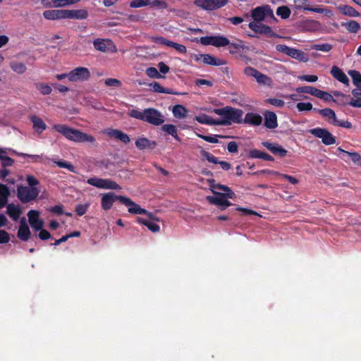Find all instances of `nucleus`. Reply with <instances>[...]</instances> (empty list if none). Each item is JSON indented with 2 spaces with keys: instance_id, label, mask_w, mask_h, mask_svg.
Instances as JSON below:
<instances>
[{
  "instance_id": "obj_1",
  "label": "nucleus",
  "mask_w": 361,
  "mask_h": 361,
  "mask_svg": "<svg viewBox=\"0 0 361 361\" xmlns=\"http://www.w3.org/2000/svg\"><path fill=\"white\" fill-rule=\"evenodd\" d=\"M53 129L61 133L66 139L75 142H90L92 144L96 141V139L92 135L64 124H54Z\"/></svg>"
},
{
  "instance_id": "obj_2",
  "label": "nucleus",
  "mask_w": 361,
  "mask_h": 361,
  "mask_svg": "<svg viewBox=\"0 0 361 361\" xmlns=\"http://www.w3.org/2000/svg\"><path fill=\"white\" fill-rule=\"evenodd\" d=\"M214 112L221 116V120H217L216 125L228 126L232 123H242L243 111L241 109H235L229 106L224 108L214 109Z\"/></svg>"
},
{
  "instance_id": "obj_3",
  "label": "nucleus",
  "mask_w": 361,
  "mask_h": 361,
  "mask_svg": "<svg viewBox=\"0 0 361 361\" xmlns=\"http://www.w3.org/2000/svg\"><path fill=\"white\" fill-rule=\"evenodd\" d=\"M128 114L130 117L147 122L154 126H160L164 122L161 113L154 108H147L142 111L133 109L130 110Z\"/></svg>"
},
{
  "instance_id": "obj_4",
  "label": "nucleus",
  "mask_w": 361,
  "mask_h": 361,
  "mask_svg": "<svg viewBox=\"0 0 361 361\" xmlns=\"http://www.w3.org/2000/svg\"><path fill=\"white\" fill-rule=\"evenodd\" d=\"M276 49L277 51L285 54L286 55L299 60L302 62H307L309 61V57L307 54L300 49H297L295 48L289 47L286 44H277L276 46Z\"/></svg>"
},
{
  "instance_id": "obj_5",
  "label": "nucleus",
  "mask_w": 361,
  "mask_h": 361,
  "mask_svg": "<svg viewBox=\"0 0 361 361\" xmlns=\"http://www.w3.org/2000/svg\"><path fill=\"white\" fill-rule=\"evenodd\" d=\"M39 190L37 188H29L24 185H18L17 187V197L23 203H27L35 200Z\"/></svg>"
},
{
  "instance_id": "obj_6",
  "label": "nucleus",
  "mask_w": 361,
  "mask_h": 361,
  "mask_svg": "<svg viewBox=\"0 0 361 361\" xmlns=\"http://www.w3.org/2000/svg\"><path fill=\"white\" fill-rule=\"evenodd\" d=\"M293 3L297 9H302L317 13H322L327 17L333 16L332 11L327 8L311 7L309 0H293Z\"/></svg>"
},
{
  "instance_id": "obj_7",
  "label": "nucleus",
  "mask_w": 361,
  "mask_h": 361,
  "mask_svg": "<svg viewBox=\"0 0 361 361\" xmlns=\"http://www.w3.org/2000/svg\"><path fill=\"white\" fill-rule=\"evenodd\" d=\"M251 17L255 22L263 21L266 17L274 18V13L270 6L264 5L257 6L251 11Z\"/></svg>"
},
{
  "instance_id": "obj_8",
  "label": "nucleus",
  "mask_w": 361,
  "mask_h": 361,
  "mask_svg": "<svg viewBox=\"0 0 361 361\" xmlns=\"http://www.w3.org/2000/svg\"><path fill=\"white\" fill-rule=\"evenodd\" d=\"M309 133L316 137L321 138L322 142L326 145H331L336 143V137L325 128H312L309 130Z\"/></svg>"
},
{
  "instance_id": "obj_9",
  "label": "nucleus",
  "mask_w": 361,
  "mask_h": 361,
  "mask_svg": "<svg viewBox=\"0 0 361 361\" xmlns=\"http://www.w3.org/2000/svg\"><path fill=\"white\" fill-rule=\"evenodd\" d=\"M229 0H195L194 4L204 10L214 11L226 6Z\"/></svg>"
},
{
  "instance_id": "obj_10",
  "label": "nucleus",
  "mask_w": 361,
  "mask_h": 361,
  "mask_svg": "<svg viewBox=\"0 0 361 361\" xmlns=\"http://www.w3.org/2000/svg\"><path fill=\"white\" fill-rule=\"evenodd\" d=\"M90 77V73L85 67H78L69 72V81L71 82L84 81Z\"/></svg>"
},
{
  "instance_id": "obj_11",
  "label": "nucleus",
  "mask_w": 361,
  "mask_h": 361,
  "mask_svg": "<svg viewBox=\"0 0 361 361\" xmlns=\"http://www.w3.org/2000/svg\"><path fill=\"white\" fill-rule=\"evenodd\" d=\"M121 197H123V196L116 195L112 192L103 194L101 199L102 208L106 211L110 209L116 200L121 202Z\"/></svg>"
},
{
  "instance_id": "obj_12",
  "label": "nucleus",
  "mask_w": 361,
  "mask_h": 361,
  "mask_svg": "<svg viewBox=\"0 0 361 361\" xmlns=\"http://www.w3.org/2000/svg\"><path fill=\"white\" fill-rule=\"evenodd\" d=\"M121 203L126 207H128V212L130 214H142L147 213L146 209L141 208L139 204H136L129 197L126 196L121 197Z\"/></svg>"
},
{
  "instance_id": "obj_13",
  "label": "nucleus",
  "mask_w": 361,
  "mask_h": 361,
  "mask_svg": "<svg viewBox=\"0 0 361 361\" xmlns=\"http://www.w3.org/2000/svg\"><path fill=\"white\" fill-rule=\"evenodd\" d=\"M214 196H207V200L212 204L219 207L224 199H233L232 193H223L212 190Z\"/></svg>"
},
{
  "instance_id": "obj_14",
  "label": "nucleus",
  "mask_w": 361,
  "mask_h": 361,
  "mask_svg": "<svg viewBox=\"0 0 361 361\" xmlns=\"http://www.w3.org/2000/svg\"><path fill=\"white\" fill-rule=\"evenodd\" d=\"M201 154L209 162L214 164H219L221 169L224 171H228L231 168L230 163L225 161H219L217 157L212 154L210 152L205 151L204 149L201 150Z\"/></svg>"
},
{
  "instance_id": "obj_15",
  "label": "nucleus",
  "mask_w": 361,
  "mask_h": 361,
  "mask_svg": "<svg viewBox=\"0 0 361 361\" xmlns=\"http://www.w3.org/2000/svg\"><path fill=\"white\" fill-rule=\"evenodd\" d=\"M154 41L157 44H164L169 47H173L180 54H185L187 51V48L185 45L170 41L163 37H155Z\"/></svg>"
},
{
  "instance_id": "obj_16",
  "label": "nucleus",
  "mask_w": 361,
  "mask_h": 361,
  "mask_svg": "<svg viewBox=\"0 0 361 361\" xmlns=\"http://www.w3.org/2000/svg\"><path fill=\"white\" fill-rule=\"evenodd\" d=\"M80 0H41V4L46 8L63 7L77 4Z\"/></svg>"
},
{
  "instance_id": "obj_17",
  "label": "nucleus",
  "mask_w": 361,
  "mask_h": 361,
  "mask_svg": "<svg viewBox=\"0 0 361 361\" xmlns=\"http://www.w3.org/2000/svg\"><path fill=\"white\" fill-rule=\"evenodd\" d=\"M262 145L274 155H278L280 157H285L287 155L288 151L278 144L266 141L262 142Z\"/></svg>"
},
{
  "instance_id": "obj_18",
  "label": "nucleus",
  "mask_w": 361,
  "mask_h": 361,
  "mask_svg": "<svg viewBox=\"0 0 361 361\" xmlns=\"http://www.w3.org/2000/svg\"><path fill=\"white\" fill-rule=\"evenodd\" d=\"M135 145L136 147L140 150L154 149L157 146L156 141L149 140L148 138L144 137L137 138L135 140Z\"/></svg>"
},
{
  "instance_id": "obj_19",
  "label": "nucleus",
  "mask_w": 361,
  "mask_h": 361,
  "mask_svg": "<svg viewBox=\"0 0 361 361\" xmlns=\"http://www.w3.org/2000/svg\"><path fill=\"white\" fill-rule=\"evenodd\" d=\"M31 233L30 228L26 224L25 218L20 219V226L17 233L18 238L23 241H27L30 238Z\"/></svg>"
},
{
  "instance_id": "obj_20",
  "label": "nucleus",
  "mask_w": 361,
  "mask_h": 361,
  "mask_svg": "<svg viewBox=\"0 0 361 361\" xmlns=\"http://www.w3.org/2000/svg\"><path fill=\"white\" fill-rule=\"evenodd\" d=\"M264 125L269 129H274L278 126V121L276 114L270 111H266L264 114Z\"/></svg>"
},
{
  "instance_id": "obj_21",
  "label": "nucleus",
  "mask_w": 361,
  "mask_h": 361,
  "mask_svg": "<svg viewBox=\"0 0 361 361\" xmlns=\"http://www.w3.org/2000/svg\"><path fill=\"white\" fill-rule=\"evenodd\" d=\"M66 19L83 20L88 17V12L85 9L65 10Z\"/></svg>"
},
{
  "instance_id": "obj_22",
  "label": "nucleus",
  "mask_w": 361,
  "mask_h": 361,
  "mask_svg": "<svg viewBox=\"0 0 361 361\" xmlns=\"http://www.w3.org/2000/svg\"><path fill=\"white\" fill-rule=\"evenodd\" d=\"M243 123L252 126H258L262 123V117L259 114L249 112L245 114Z\"/></svg>"
},
{
  "instance_id": "obj_23",
  "label": "nucleus",
  "mask_w": 361,
  "mask_h": 361,
  "mask_svg": "<svg viewBox=\"0 0 361 361\" xmlns=\"http://www.w3.org/2000/svg\"><path fill=\"white\" fill-rule=\"evenodd\" d=\"M106 133L109 137H114L125 144H128L130 142V139L128 135L120 130L109 129Z\"/></svg>"
},
{
  "instance_id": "obj_24",
  "label": "nucleus",
  "mask_w": 361,
  "mask_h": 361,
  "mask_svg": "<svg viewBox=\"0 0 361 361\" xmlns=\"http://www.w3.org/2000/svg\"><path fill=\"white\" fill-rule=\"evenodd\" d=\"M43 16L51 20L66 19L65 10H47L44 11Z\"/></svg>"
},
{
  "instance_id": "obj_25",
  "label": "nucleus",
  "mask_w": 361,
  "mask_h": 361,
  "mask_svg": "<svg viewBox=\"0 0 361 361\" xmlns=\"http://www.w3.org/2000/svg\"><path fill=\"white\" fill-rule=\"evenodd\" d=\"M30 119L32 123V128L37 133L41 134L44 130H46L47 125L41 118L35 115H32L30 117Z\"/></svg>"
},
{
  "instance_id": "obj_26",
  "label": "nucleus",
  "mask_w": 361,
  "mask_h": 361,
  "mask_svg": "<svg viewBox=\"0 0 361 361\" xmlns=\"http://www.w3.org/2000/svg\"><path fill=\"white\" fill-rule=\"evenodd\" d=\"M331 74L334 78L338 80L339 82L345 84H349V79L343 71L338 66H334L331 70Z\"/></svg>"
},
{
  "instance_id": "obj_27",
  "label": "nucleus",
  "mask_w": 361,
  "mask_h": 361,
  "mask_svg": "<svg viewBox=\"0 0 361 361\" xmlns=\"http://www.w3.org/2000/svg\"><path fill=\"white\" fill-rule=\"evenodd\" d=\"M202 56H203L202 62L204 64L219 66L226 65L227 63L226 61H225L224 59L215 58L214 56H213L210 54H204V55Z\"/></svg>"
},
{
  "instance_id": "obj_28",
  "label": "nucleus",
  "mask_w": 361,
  "mask_h": 361,
  "mask_svg": "<svg viewBox=\"0 0 361 361\" xmlns=\"http://www.w3.org/2000/svg\"><path fill=\"white\" fill-rule=\"evenodd\" d=\"M6 214L13 221H18L22 214V210L18 205L11 203L7 205Z\"/></svg>"
},
{
  "instance_id": "obj_29",
  "label": "nucleus",
  "mask_w": 361,
  "mask_h": 361,
  "mask_svg": "<svg viewBox=\"0 0 361 361\" xmlns=\"http://www.w3.org/2000/svg\"><path fill=\"white\" fill-rule=\"evenodd\" d=\"M338 10L344 16L350 17H358L360 13L357 11L354 8L348 5H340L337 7Z\"/></svg>"
},
{
  "instance_id": "obj_30",
  "label": "nucleus",
  "mask_w": 361,
  "mask_h": 361,
  "mask_svg": "<svg viewBox=\"0 0 361 361\" xmlns=\"http://www.w3.org/2000/svg\"><path fill=\"white\" fill-rule=\"evenodd\" d=\"M314 111L319 113L321 116L324 118H326L329 123L335 122L336 119V116L334 110L330 108H326L323 109H318L314 108Z\"/></svg>"
},
{
  "instance_id": "obj_31",
  "label": "nucleus",
  "mask_w": 361,
  "mask_h": 361,
  "mask_svg": "<svg viewBox=\"0 0 361 361\" xmlns=\"http://www.w3.org/2000/svg\"><path fill=\"white\" fill-rule=\"evenodd\" d=\"M111 44L110 39H97L94 41L93 44L94 48L100 51L106 52L109 49V46Z\"/></svg>"
},
{
  "instance_id": "obj_32",
  "label": "nucleus",
  "mask_w": 361,
  "mask_h": 361,
  "mask_svg": "<svg viewBox=\"0 0 361 361\" xmlns=\"http://www.w3.org/2000/svg\"><path fill=\"white\" fill-rule=\"evenodd\" d=\"M149 86L152 87V90L154 92L166 93V94H175V95L179 94L178 92H174L172 89L164 87L157 82H153L150 83Z\"/></svg>"
},
{
  "instance_id": "obj_33",
  "label": "nucleus",
  "mask_w": 361,
  "mask_h": 361,
  "mask_svg": "<svg viewBox=\"0 0 361 361\" xmlns=\"http://www.w3.org/2000/svg\"><path fill=\"white\" fill-rule=\"evenodd\" d=\"M209 186L211 187L212 188V190H223L225 192L224 193H232L233 194V198H234L235 197V194L234 193V192L227 185H222V184H220V183H215V180L214 179H212V180H209Z\"/></svg>"
},
{
  "instance_id": "obj_34",
  "label": "nucleus",
  "mask_w": 361,
  "mask_h": 361,
  "mask_svg": "<svg viewBox=\"0 0 361 361\" xmlns=\"http://www.w3.org/2000/svg\"><path fill=\"white\" fill-rule=\"evenodd\" d=\"M137 221L139 224L146 226L147 228L153 233H157L160 230L159 226L156 224L154 221H151L149 220H147L146 219L141 217H137Z\"/></svg>"
},
{
  "instance_id": "obj_35",
  "label": "nucleus",
  "mask_w": 361,
  "mask_h": 361,
  "mask_svg": "<svg viewBox=\"0 0 361 361\" xmlns=\"http://www.w3.org/2000/svg\"><path fill=\"white\" fill-rule=\"evenodd\" d=\"M9 66L13 72L18 74H23L27 71L25 64L20 61H12L10 62Z\"/></svg>"
},
{
  "instance_id": "obj_36",
  "label": "nucleus",
  "mask_w": 361,
  "mask_h": 361,
  "mask_svg": "<svg viewBox=\"0 0 361 361\" xmlns=\"http://www.w3.org/2000/svg\"><path fill=\"white\" fill-rule=\"evenodd\" d=\"M161 130L169 135L173 136L177 141H180V138L178 135V130L176 126L173 124H165L161 126Z\"/></svg>"
},
{
  "instance_id": "obj_37",
  "label": "nucleus",
  "mask_w": 361,
  "mask_h": 361,
  "mask_svg": "<svg viewBox=\"0 0 361 361\" xmlns=\"http://www.w3.org/2000/svg\"><path fill=\"white\" fill-rule=\"evenodd\" d=\"M175 118L181 119L185 118L188 114V110L185 106L180 104L175 105L172 110Z\"/></svg>"
},
{
  "instance_id": "obj_38",
  "label": "nucleus",
  "mask_w": 361,
  "mask_h": 361,
  "mask_svg": "<svg viewBox=\"0 0 361 361\" xmlns=\"http://www.w3.org/2000/svg\"><path fill=\"white\" fill-rule=\"evenodd\" d=\"M341 26L345 27L349 32L357 33L360 30V25L355 20L341 23Z\"/></svg>"
},
{
  "instance_id": "obj_39",
  "label": "nucleus",
  "mask_w": 361,
  "mask_h": 361,
  "mask_svg": "<svg viewBox=\"0 0 361 361\" xmlns=\"http://www.w3.org/2000/svg\"><path fill=\"white\" fill-rule=\"evenodd\" d=\"M337 150L346 154L350 157L355 164L361 166V156L357 152H349L342 149L341 147H338Z\"/></svg>"
},
{
  "instance_id": "obj_40",
  "label": "nucleus",
  "mask_w": 361,
  "mask_h": 361,
  "mask_svg": "<svg viewBox=\"0 0 361 361\" xmlns=\"http://www.w3.org/2000/svg\"><path fill=\"white\" fill-rule=\"evenodd\" d=\"M195 119L200 123L207 125H216V121L213 120L210 116L204 114L196 116Z\"/></svg>"
},
{
  "instance_id": "obj_41",
  "label": "nucleus",
  "mask_w": 361,
  "mask_h": 361,
  "mask_svg": "<svg viewBox=\"0 0 361 361\" xmlns=\"http://www.w3.org/2000/svg\"><path fill=\"white\" fill-rule=\"evenodd\" d=\"M214 47H226L227 44H230V40L222 35L214 36Z\"/></svg>"
},
{
  "instance_id": "obj_42",
  "label": "nucleus",
  "mask_w": 361,
  "mask_h": 361,
  "mask_svg": "<svg viewBox=\"0 0 361 361\" xmlns=\"http://www.w3.org/2000/svg\"><path fill=\"white\" fill-rule=\"evenodd\" d=\"M255 80L260 85H270L272 82L271 79L269 76L262 73L259 71L257 74Z\"/></svg>"
},
{
  "instance_id": "obj_43",
  "label": "nucleus",
  "mask_w": 361,
  "mask_h": 361,
  "mask_svg": "<svg viewBox=\"0 0 361 361\" xmlns=\"http://www.w3.org/2000/svg\"><path fill=\"white\" fill-rule=\"evenodd\" d=\"M228 46L229 52L231 54H234L238 53L240 49H244V44H243V42L239 40L238 43L235 42H231L229 44H227Z\"/></svg>"
},
{
  "instance_id": "obj_44",
  "label": "nucleus",
  "mask_w": 361,
  "mask_h": 361,
  "mask_svg": "<svg viewBox=\"0 0 361 361\" xmlns=\"http://www.w3.org/2000/svg\"><path fill=\"white\" fill-rule=\"evenodd\" d=\"M12 152L19 157H30L32 159V161L33 162H42V159H43L42 154V155H37V154L32 155V154H25V153H22V152H17L15 150H12Z\"/></svg>"
},
{
  "instance_id": "obj_45",
  "label": "nucleus",
  "mask_w": 361,
  "mask_h": 361,
  "mask_svg": "<svg viewBox=\"0 0 361 361\" xmlns=\"http://www.w3.org/2000/svg\"><path fill=\"white\" fill-rule=\"evenodd\" d=\"M36 88L41 92L43 95H48L51 94L52 90L51 87L45 83L43 82H37L35 85Z\"/></svg>"
},
{
  "instance_id": "obj_46",
  "label": "nucleus",
  "mask_w": 361,
  "mask_h": 361,
  "mask_svg": "<svg viewBox=\"0 0 361 361\" xmlns=\"http://www.w3.org/2000/svg\"><path fill=\"white\" fill-rule=\"evenodd\" d=\"M290 10L288 7L286 6H279L276 10V14L282 19H286L290 16Z\"/></svg>"
},
{
  "instance_id": "obj_47",
  "label": "nucleus",
  "mask_w": 361,
  "mask_h": 361,
  "mask_svg": "<svg viewBox=\"0 0 361 361\" xmlns=\"http://www.w3.org/2000/svg\"><path fill=\"white\" fill-rule=\"evenodd\" d=\"M196 135L202 140H204L206 142H210V143H218L219 140L217 139V137H226V136L216 135L214 136H209V135H204L199 133H196Z\"/></svg>"
},
{
  "instance_id": "obj_48",
  "label": "nucleus",
  "mask_w": 361,
  "mask_h": 361,
  "mask_svg": "<svg viewBox=\"0 0 361 361\" xmlns=\"http://www.w3.org/2000/svg\"><path fill=\"white\" fill-rule=\"evenodd\" d=\"M348 75L352 78L353 82L356 87L361 82V73L359 71L350 70Z\"/></svg>"
},
{
  "instance_id": "obj_49",
  "label": "nucleus",
  "mask_w": 361,
  "mask_h": 361,
  "mask_svg": "<svg viewBox=\"0 0 361 361\" xmlns=\"http://www.w3.org/2000/svg\"><path fill=\"white\" fill-rule=\"evenodd\" d=\"M150 0H133L130 2V7L136 8L149 6Z\"/></svg>"
},
{
  "instance_id": "obj_50",
  "label": "nucleus",
  "mask_w": 361,
  "mask_h": 361,
  "mask_svg": "<svg viewBox=\"0 0 361 361\" xmlns=\"http://www.w3.org/2000/svg\"><path fill=\"white\" fill-rule=\"evenodd\" d=\"M105 179L99 178H90L87 180V183L97 187L98 188H103V185Z\"/></svg>"
},
{
  "instance_id": "obj_51",
  "label": "nucleus",
  "mask_w": 361,
  "mask_h": 361,
  "mask_svg": "<svg viewBox=\"0 0 361 361\" xmlns=\"http://www.w3.org/2000/svg\"><path fill=\"white\" fill-rule=\"evenodd\" d=\"M103 189L119 190L120 185L115 181L109 179H105L103 185Z\"/></svg>"
},
{
  "instance_id": "obj_52",
  "label": "nucleus",
  "mask_w": 361,
  "mask_h": 361,
  "mask_svg": "<svg viewBox=\"0 0 361 361\" xmlns=\"http://www.w3.org/2000/svg\"><path fill=\"white\" fill-rule=\"evenodd\" d=\"M262 33L269 37H279V35L276 32H273L272 28L267 25L262 24Z\"/></svg>"
},
{
  "instance_id": "obj_53",
  "label": "nucleus",
  "mask_w": 361,
  "mask_h": 361,
  "mask_svg": "<svg viewBox=\"0 0 361 361\" xmlns=\"http://www.w3.org/2000/svg\"><path fill=\"white\" fill-rule=\"evenodd\" d=\"M146 74L152 78H163L160 73L154 67H149L146 70Z\"/></svg>"
},
{
  "instance_id": "obj_54",
  "label": "nucleus",
  "mask_w": 361,
  "mask_h": 361,
  "mask_svg": "<svg viewBox=\"0 0 361 361\" xmlns=\"http://www.w3.org/2000/svg\"><path fill=\"white\" fill-rule=\"evenodd\" d=\"M297 109L299 111H310L314 109L312 104L310 102H299L296 105Z\"/></svg>"
},
{
  "instance_id": "obj_55",
  "label": "nucleus",
  "mask_w": 361,
  "mask_h": 361,
  "mask_svg": "<svg viewBox=\"0 0 361 361\" xmlns=\"http://www.w3.org/2000/svg\"><path fill=\"white\" fill-rule=\"evenodd\" d=\"M248 27L250 30L254 31L255 33L262 34V23H257L255 21H252L249 23Z\"/></svg>"
},
{
  "instance_id": "obj_56",
  "label": "nucleus",
  "mask_w": 361,
  "mask_h": 361,
  "mask_svg": "<svg viewBox=\"0 0 361 361\" xmlns=\"http://www.w3.org/2000/svg\"><path fill=\"white\" fill-rule=\"evenodd\" d=\"M89 207H90V203H86V204H78L75 207V212L77 213V214L78 216H81L86 213Z\"/></svg>"
},
{
  "instance_id": "obj_57",
  "label": "nucleus",
  "mask_w": 361,
  "mask_h": 361,
  "mask_svg": "<svg viewBox=\"0 0 361 361\" xmlns=\"http://www.w3.org/2000/svg\"><path fill=\"white\" fill-rule=\"evenodd\" d=\"M151 7H157L161 9H166L168 7V4L163 0H153L150 1L149 5Z\"/></svg>"
},
{
  "instance_id": "obj_58",
  "label": "nucleus",
  "mask_w": 361,
  "mask_h": 361,
  "mask_svg": "<svg viewBox=\"0 0 361 361\" xmlns=\"http://www.w3.org/2000/svg\"><path fill=\"white\" fill-rule=\"evenodd\" d=\"M333 47L331 44L326 43L322 44H315L313 49L317 51H322L324 52H329L332 49Z\"/></svg>"
},
{
  "instance_id": "obj_59",
  "label": "nucleus",
  "mask_w": 361,
  "mask_h": 361,
  "mask_svg": "<svg viewBox=\"0 0 361 361\" xmlns=\"http://www.w3.org/2000/svg\"><path fill=\"white\" fill-rule=\"evenodd\" d=\"M104 83L109 87H120L122 85L121 82L116 78H107L105 80Z\"/></svg>"
},
{
  "instance_id": "obj_60",
  "label": "nucleus",
  "mask_w": 361,
  "mask_h": 361,
  "mask_svg": "<svg viewBox=\"0 0 361 361\" xmlns=\"http://www.w3.org/2000/svg\"><path fill=\"white\" fill-rule=\"evenodd\" d=\"M331 123L334 126L343 127L347 129H350L352 128V123L348 121H338L336 118L335 120V122H331Z\"/></svg>"
},
{
  "instance_id": "obj_61",
  "label": "nucleus",
  "mask_w": 361,
  "mask_h": 361,
  "mask_svg": "<svg viewBox=\"0 0 361 361\" xmlns=\"http://www.w3.org/2000/svg\"><path fill=\"white\" fill-rule=\"evenodd\" d=\"M264 152L253 149L249 151L248 157L251 159H262Z\"/></svg>"
},
{
  "instance_id": "obj_62",
  "label": "nucleus",
  "mask_w": 361,
  "mask_h": 361,
  "mask_svg": "<svg viewBox=\"0 0 361 361\" xmlns=\"http://www.w3.org/2000/svg\"><path fill=\"white\" fill-rule=\"evenodd\" d=\"M267 102L276 107H283L285 104L283 100L277 98H269L267 99Z\"/></svg>"
},
{
  "instance_id": "obj_63",
  "label": "nucleus",
  "mask_w": 361,
  "mask_h": 361,
  "mask_svg": "<svg viewBox=\"0 0 361 361\" xmlns=\"http://www.w3.org/2000/svg\"><path fill=\"white\" fill-rule=\"evenodd\" d=\"M314 87L312 86H304L298 87L295 89L298 93H306L312 95Z\"/></svg>"
},
{
  "instance_id": "obj_64",
  "label": "nucleus",
  "mask_w": 361,
  "mask_h": 361,
  "mask_svg": "<svg viewBox=\"0 0 361 361\" xmlns=\"http://www.w3.org/2000/svg\"><path fill=\"white\" fill-rule=\"evenodd\" d=\"M214 36H204L200 37V42L203 45H212L214 46Z\"/></svg>"
}]
</instances>
